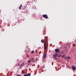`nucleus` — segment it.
<instances>
[{
    "instance_id": "nucleus-1",
    "label": "nucleus",
    "mask_w": 76,
    "mask_h": 76,
    "mask_svg": "<svg viewBox=\"0 0 76 76\" xmlns=\"http://www.w3.org/2000/svg\"><path fill=\"white\" fill-rule=\"evenodd\" d=\"M42 17H43V18H45V19H48V16H47V15L46 14H44L43 15H42Z\"/></svg>"
},
{
    "instance_id": "nucleus-2",
    "label": "nucleus",
    "mask_w": 76,
    "mask_h": 76,
    "mask_svg": "<svg viewBox=\"0 0 76 76\" xmlns=\"http://www.w3.org/2000/svg\"><path fill=\"white\" fill-rule=\"evenodd\" d=\"M55 51L56 53H59L60 52V49H55Z\"/></svg>"
},
{
    "instance_id": "nucleus-3",
    "label": "nucleus",
    "mask_w": 76,
    "mask_h": 76,
    "mask_svg": "<svg viewBox=\"0 0 76 76\" xmlns=\"http://www.w3.org/2000/svg\"><path fill=\"white\" fill-rule=\"evenodd\" d=\"M46 56H47L46 54H45L43 55V60L45 59V58H46Z\"/></svg>"
},
{
    "instance_id": "nucleus-4",
    "label": "nucleus",
    "mask_w": 76,
    "mask_h": 76,
    "mask_svg": "<svg viewBox=\"0 0 76 76\" xmlns=\"http://www.w3.org/2000/svg\"><path fill=\"white\" fill-rule=\"evenodd\" d=\"M46 43H45V42H44V49L45 50L46 49Z\"/></svg>"
},
{
    "instance_id": "nucleus-5",
    "label": "nucleus",
    "mask_w": 76,
    "mask_h": 76,
    "mask_svg": "<svg viewBox=\"0 0 76 76\" xmlns=\"http://www.w3.org/2000/svg\"><path fill=\"white\" fill-rule=\"evenodd\" d=\"M72 69L73 70H75L76 69V66H73L72 67Z\"/></svg>"
},
{
    "instance_id": "nucleus-6",
    "label": "nucleus",
    "mask_w": 76,
    "mask_h": 76,
    "mask_svg": "<svg viewBox=\"0 0 76 76\" xmlns=\"http://www.w3.org/2000/svg\"><path fill=\"white\" fill-rule=\"evenodd\" d=\"M53 57H57V56H58V55L56 53L55 55H53Z\"/></svg>"
},
{
    "instance_id": "nucleus-7",
    "label": "nucleus",
    "mask_w": 76,
    "mask_h": 76,
    "mask_svg": "<svg viewBox=\"0 0 76 76\" xmlns=\"http://www.w3.org/2000/svg\"><path fill=\"white\" fill-rule=\"evenodd\" d=\"M24 73H25V71H24V70H23L21 74L22 75H23Z\"/></svg>"
},
{
    "instance_id": "nucleus-8",
    "label": "nucleus",
    "mask_w": 76,
    "mask_h": 76,
    "mask_svg": "<svg viewBox=\"0 0 76 76\" xmlns=\"http://www.w3.org/2000/svg\"><path fill=\"white\" fill-rule=\"evenodd\" d=\"M44 39H42L41 40V42H42V43H44Z\"/></svg>"
},
{
    "instance_id": "nucleus-9",
    "label": "nucleus",
    "mask_w": 76,
    "mask_h": 76,
    "mask_svg": "<svg viewBox=\"0 0 76 76\" xmlns=\"http://www.w3.org/2000/svg\"><path fill=\"white\" fill-rule=\"evenodd\" d=\"M27 76H31V74L30 73H28L27 74Z\"/></svg>"
},
{
    "instance_id": "nucleus-10",
    "label": "nucleus",
    "mask_w": 76,
    "mask_h": 76,
    "mask_svg": "<svg viewBox=\"0 0 76 76\" xmlns=\"http://www.w3.org/2000/svg\"><path fill=\"white\" fill-rule=\"evenodd\" d=\"M23 66V64H21V66L20 67V68H21V67H22V66Z\"/></svg>"
},
{
    "instance_id": "nucleus-11",
    "label": "nucleus",
    "mask_w": 76,
    "mask_h": 76,
    "mask_svg": "<svg viewBox=\"0 0 76 76\" xmlns=\"http://www.w3.org/2000/svg\"><path fill=\"white\" fill-rule=\"evenodd\" d=\"M54 58L55 59V60H56L57 59V58L56 56H54Z\"/></svg>"
},
{
    "instance_id": "nucleus-12",
    "label": "nucleus",
    "mask_w": 76,
    "mask_h": 76,
    "mask_svg": "<svg viewBox=\"0 0 76 76\" xmlns=\"http://www.w3.org/2000/svg\"><path fill=\"white\" fill-rule=\"evenodd\" d=\"M34 53V51L32 50L31 52V53Z\"/></svg>"
},
{
    "instance_id": "nucleus-13",
    "label": "nucleus",
    "mask_w": 76,
    "mask_h": 76,
    "mask_svg": "<svg viewBox=\"0 0 76 76\" xmlns=\"http://www.w3.org/2000/svg\"><path fill=\"white\" fill-rule=\"evenodd\" d=\"M65 57V55H63L62 57Z\"/></svg>"
},
{
    "instance_id": "nucleus-14",
    "label": "nucleus",
    "mask_w": 76,
    "mask_h": 76,
    "mask_svg": "<svg viewBox=\"0 0 76 76\" xmlns=\"http://www.w3.org/2000/svg\"><path fill=\"white\" fill-rule=\"evenodd\" d=\"M70 58L69 56H68L67 58Z\"/></svg>"
},
{
    "instance_id": "nucleus-15",
    "label": "nucleus",
    "mask_w": 76,
    "mask_h": 76,
    "mask_svg": "<svg viewBox=\"0 0 76 76\" xmlns=\"http://www.w3.org/2000/svg\"><path fill=\"white\" fill-rule=\"evenodd\" d=\"M31 60H34V58H31Z\"/></svg>"
},
{
    "instance_id": "nucleus-16",
    "label": "nucleus",
    "mask_w": 76,
    "mask_h": 76,
    "mask_svg": "<svg viewBox=\"0 0 76 76\" xmlns=\"http://www.w3.org/2000/svg\"><path fill=\"white\" fill-rule=\"evenodd\" d=\"M21 7H19V9H21Z\"/></svg>"
},
{
    "instance_id": "nucleus-17",
    "label": "nucleus",
    "mask_w": 76,
    "mask_h": 76,
    "mask_svg": "<svg viewBox=\"0 0 76 76\" xmlns=\"http://www.w3.org/2000/svg\"><path fill=\"white\" fill-rule=\"evenodd\" d=\"M24 76H28V75H25V74H24Z\"/></svg>"
},
{
    "instance_id": "nucleus-18",
    "label": "nucleus",
    "mask_w": 76,
    "mask_h": 76,
    "mask_svg": "<svg viewBox=\"0 0 76 76\" xmlns=\"http://www.w3.org/2000/svg\"><path fill=\"white\" fill-rule=\"evenodd\" d=\"M35 61H32V62H33V63H34V62H35Z\"/></svg>"
},
{
    "instance_id": "nucleus-19",
    "label": "nucleus",
    "mask_w": 76,
    "mask_h": 76,
    "mask_svg": "<svg viewBox=\"0 0 76 76\" xmlns=\"http://www.w3.org/2000/svg\"><path fill=\"white\" fill-rule=\"evenodd\" d=\"M20 7H22V4L20 5Z\"/></svg>"
},
{
    "instance_id": "nucleus-20",
    "label": "nucleus",
    "mask_w": 76,
    "mask_h": 76,
    "mask_svg": "<svg viewBox=\"0 0 76 76\" xmlns=\"http://www.w3.org/2000/svg\"><path fill=\"white\" fill-rule=\"evenodd\" d=\"M16 76H20V75H17Z\"/></svg>"
},
{
    "instance_id": "nucleus-21",
    "label": "nucleus",
    "mask_w": 76,
    "mask_h": 76,
    "mask_svg": "<svg viewBox=\"0 0 76 76\" xmlns=\"http://www.w3.org/2000/svg\"><path fill=\"white\" fill-rule=\"evenodd\" d=\"M39 49H41V47H39Z\"/></svg>"
},
{
    "instance_id": "nucleus-22",
    "label": "nucleus",
    "mask_w": 76,
    "mask_h": 76,
    "mask_svg": "<svg viewBox=\"0 0 76 76\" xmlns=\"http://www.w3.org/2000/svg\"><path fill=\"white\" fill-rule=\"evenodd\" d=\"M30 61V60H28V62H29V61Z\"/></svg>"
},
{
    "instance_id": "nucleus-23",
    "label": "nucleus",
    "mask_w": 76,
    "mask_h": 76,
    "mask_svg": "<svg viewBox=\"0 0 76 76\" xmlns=\"http://www.w3.org/2000/svg\"><path fill=\"white\" fill-rule=\"evenodd\" d=\"M41 53V52H40V53H39V54H40V53Z\"/></svg>"
},
{
    "instance_id": "nucleus-24",
    "label": "nucleus",
    "mask_w": 76,
    "mask_h": 76,
    "mask_svg": "<svg viewBox=\"0 0 76 76\" xmlns=\"http://www.w3.org/2000/svg\"><path fill=\"white\" fill-rule=\"evenodd\" d=\"M23 65H24V63H23Z\"/></svg>"
},
{
    "instance_id": "nucleus-25",
    "label": "nucleus",
    "mask_w": 76,
    "mask_h": 76,
    "mask_svg": "<svg viewBox=\"0 0 76 76\" xmlns=\"http://www.w3.org/2000/svg\"><path fill=\"white\" fill-rule=\"evenodd\" d=\"M29 64H30V63H29L28 64V65H29Z\"/></svg>"
}]
</instances>
